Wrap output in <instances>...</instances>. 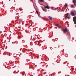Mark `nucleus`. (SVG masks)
<instances>
[{"instance_id":"nucleus-13","label":"nucleus","mask_w":76,"mask_h":76,"mask_svg":"<svg viewBox=\"0 0 76 76\" xmlns=\"http://www.w3.org/2000/svg\"><path fill=\"white\" fill-rule=\"evenodd\" d=\"M46 74V72H44L43 73V74Z\"/></svg>"},{"instance_id":"nucleus-9","label":"nucleus","mask_w":76,"mask_h":76,"mask_svg":"<svg viewBox=\"0 0 76 76\" xmlns=\"http://www.w3.org/2000/svg\"><path fill=\"white\" fill-rule=\"evenodd\" d=\"M64 6H66V7H67V4L66 3Z\"/></svg>"},{"instance_id":"nucleus-16","label":"nucleus","mask_w":76,"mask_h":76,"mask_svg":"<svg viewBox=\"0 0 76 76\" xmlns=\"http://www.w3.org/2000/svg\"><path fill=\"white\" fill-rule=\"evenodd\" d=\"M56 9H58V7H57L56 8Z\"/></svg>"},{"instance_id":"nucleus-15","label":"nucleus","mask_w":76,"mask_h":76,"mask_svg":"<svg viewBox=\"0 0 76 76\" xmlns=\"http://www.w3.org/2000/svg\"><path fill=\"white\" fill-rule=\"evenodd\" d=\"M2 4H3V2H2Z\"/></svg>"},{"instance_id":"nucleus-3","label":"nucleus","mask_w":76,"mask_h":76,"mask_svg":"<svg viewBox=\"0 0 76 76\" xmlns=\"http://www.w3.org/2000/svg\"><path fill=\"white\" fill-rule=\"evenodd\" d=\"M62 31L64 32V33H66V32L67 31V29L66 28H65V29L63 28L62 29Z\"/></svg>"},{"instance_id":"nucleus-17","label":"nucleus","mask_w":76,"mask_h":76,"mask_svg":"<svg viewBox=\"0 0 76 76\" xmlns=\"http://www.w3.org/2000/svg\"><path fill=\"white\" fill-rule=\"evenodd\" d=\"M62 10H61V12H62Z\"/></svg>"},{"instance_id":"nucleus-5","label":"nucleus","mask_w":76,"mask_h":76,"mask_svg":"<svg viewBox=\"0 0 76 76\" xmlns=\"http://www.w3.org/2000/svg\"><path fill=\"white\" fill-rule=\"evenodd\" d=\"M45 8H46V9H50V7L48 6V5H47V6H45Z\"/></svg>"},{"instance_id":"nucleus-14","label":"nucleus","mask_w":76,"mask_h":76,"mask_svg":"<svg viewBox=\"0 0 76 76\" xmlns=\"http://www.w3.org/2000/svg\"><path fill=\"white\" fill-rule=\"evenodd\" d=\"M18 38H20V37H18Z\"/></svg>"},{"instance_id":"nucleus-8","label":"nucleus","mask_w":76,"mask_h":76,"mask_svg":"<svg viewBox=\"0 0 76 76\" xmlns=\"http://www.w3.org/2000/svg\"><path fill=\"white\" fill-rule=\"evenodd\" d=\"M39 1L40 2H44V1L43 0H39Z\"/></svg>"},{"instance_id":"nucleus-10","label":"nucleus","mask_w":76,"mask_h":76,"mask_svg":"<svg viewBox=\"0 0 76 76\" xmlns=\"http://www.w3.org/2000/svg\"><path fill=\"white\" fill-rule=\"evenodd\" d=\"M43 11H44V12H46V10L44 9H43Z\"/></svg>"},{"instance_id":"nucleus-4","label":"nucleus","mask_w":76,"mask_h":76,"mask_svg":"<svg viewBox=\"0 0 76 76\" xmlns=\"http://www.w3.org/2000/svg\"><path fill=\"white\" fill-rule=\"evenodd\" d=\"M73 3L74 4V5L75 6H76V0H73Z\"/></svg>"},{"instance_id":"nucleus-12","label":"nucleus","mask_w":76,"mask_h":76,"mask_svg":"<svg viewBox=\"0 0 76 76\" xmlns=\"http://www.w3.org/2000/svg\"><path fill=\"white\" fill-rule=\"evenodd\" d=\"M71 7H73V6L72 5V6H71Z\"/></svg>"},{"instance_id":"nucleus-11","label":"nucleus","mask_w":76,"mask_h":76,"mask_svg":"<svg viewBox=\"0 0 76 76\" xmlns=\"http://www.w3.org/2000/svg\"><path fill=\"white\" fill-rule=\"evenodd\" d=\"M36 13H37V14H38V11H37V10H36Z\"/></svg>"},{"instance_id":"nucleus-6","label":"nucleus","mask_w":76,"mask_h":76,"mask_svg":"<svg viewBox=\"0 0 76 76\" xmlns=\"http://www.w3.org/2000/svg\"><path fill=\"white\" fill-rule=\"evenodd\" d=\"M48 18L49 19H50V20H52L53 19V18L52 17L48 16Z\"/></svg>"},{"instance_id":"nucleus-2","label":"nucleus","mask_w":76,"mask_h":76,"mask_svg":"<svg viewBox=\"0 0 76 76\" xmlns=\"http://www.w3.org/2000/svg\"><path fill=\"white\" fill-rule=\"evenodd\" d=\"M65 15L66 16V17L67 18H68V19H70V15L69 13L65 14Z\"/></svg>"},{"instance_id":"nucleus-18","label":"nucleus","mask_w":76,"mask_h":76,"mask_svg":"<svg viewBox=\"0 0 76 76\" xmlns=\"http://www.w3.org/2000/svg\"><path fill=\"white\" fill-rule=\"evenodd\" d=\"M13 42H12V44H13Z\"/></svg>"},{"instance_id":"nucleus-7","label":"nucleus","mask_w":76,"mask_h":76,"mask_svg":"<svg viewBox=\"0 0 76 76\" xmlns=\"http://www.w3.org/2000/svg\"><path fill=\"white\" fill-rule=\"evenodd\" d=\"M56 26H57V27L59 28H60V27L59 26V25H58V24H56Z\"/></svg>"},{"instance_id":"nucleus-1","label":"nucleus","mask_w":76,"mask_h":76,"mask_svg":"<svg viewBox=\"0 0 76 76\" xmlns=\"http://www.w3.org/2000/svg\"><path fill=\"white\" fill-rule=\"evenodd\" d=\"M76 13V11H73L71 12V15L72 16H74L75 15V14Z\"/></svg>"}]
</instances>
